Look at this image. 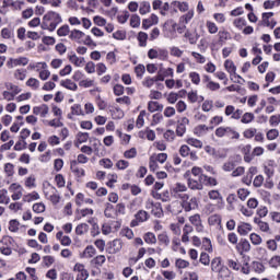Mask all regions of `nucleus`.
Here are the masks:
<instances>
[{"mask_svg": "<svg viewBox=\"0 0 280 280\" xmlns=\"http://www.w3.org/2000/svg\"><path fill=\"white\" fill-rule=\"evenodd\" d=\"M62 23V16L56 11H48L44 16L40 24L42 30L48 32H56V27Z\"/></svg>", "mask_w": 280, "mask_h": 280, "instance_id": "1", "label": "nucleus"}, {"mask_svg": "<svg viewBox=\"0 0 280 280\" xmlns=\"http://www.w3.org/2000/svg\"><path fill=\"white\" fill-rule=\"evenodd\" d=\"M180 207L188 213L189 211H194V209H198V199L196 197H190L189 195H180Z\"/></svg>", "mask_w": 280, "mask_h": 280, "instance_id": "2", "label": "nucleus"}, {"mask_svg": "<svg viewBox=\"0 0 280 280\" xmlns=\"http://www.w3.org/2000/svg\"><path fill=\"white\" fill-rule=\"evenodd\" d=\"M148 58L150 60L165 61L170 58V51H167L165 48H151L148 51Z\"/></svg>", "mask_w": 280, "mask_h": 280, "instance_id": "3", "label": "nucleus"}, {"mask_svg": "<svg viewBox=\"0 0 280 280\" xmlns=\"http://www.w3.org/2000/svg\"><path fill=\"white\" fill-rule=\"evenodd\" d=\"M145 209L151 211V213L154 215V218H163V206L161 202H154L152 199H148L145 201Z\"/></svg>", "mask_w": 280, "mask_h": 280, "instance_id": "4", "label": "nucleus"}, {"mask_svg": "<svg viewBox=\"0 0 280 280\" xmlns=\"http://www.w3.org/2000/svg\"><path fill=\"white\" fill-rule=\"evenodd\" d=\"M44 194L52 205H58V202H60V194L56 187L48 185V187L45 188Z\"/></svg>", "mask_w": 280, "mask_h": 280, "instance_id": "5", "label": "nucleus"}, {"mask_svg": "<svg viewBox=\"0 0 280 280\" xmlns=\"http://www.w3.org/2000/svg\"><path fill=\"white\" fill-rule=\"evenodd\" d=\"M27 65H30V58L27 57L10 58L7 61L9 69H14V67H27Z\"/></svg>", "mask_w": 280, "mask_h": 280, "instance_id": "6", "label": "nucleus"}, {"mask_svg": "<svg viewBox=\"0 0 280 280\" xmlns=\"http://www.w3.org/2000/svg\"><path fill=\"white\" fill-rule=\"evenodd\" d=\"M9 191L12 194V200H21L23 198V186L21 184L13 183L9 187Z\"/></svg>", "mask_w": 280, "mask_h": 280, "instance_id": "7", "label": "nucleus"}, {"mask_svg": "<svg viewBox=\"0 0 280 280\" xmlns=\"http://www.w3.org/2000/svg\"><path fill=\"white\" fill-rule=\"evenodd\" d=\"M136 220L131 221V226H139V224L143 222H148L150 220V213L145 210H139L135 214Z\"/></svg>", "mask_w": 280, "mask_h": 280, "instance_id": "8", "label": "nucleus"}, {"mask_svg": "<svg viewBox=\"0 0 280 280\" xmlns=\"http://www.w3.org/2000/svg\"><path fill=\"white\" fill-rule=\"evenodd\" d=\"M121 248H124V243L119 238H115L107 244V253H109V255H117Z\"/></svg>", "mask_w": 280, "mask_h": 280, "instance_id": "9", "label": "nucleus"}, {"mask_svg": "<svg viewBox=\"0 0 280 280\" xmlns=\"http://www.w3.org/2000/svg\"><path fill=\"white\" fill-rule=\"evenodd\" d=\"M243 113L242 109H235V106L233 105H228L225 107V115L226 117H231V119H242Z\"/></svg>", "mask_w": 280, "mask_h": 280, "instance_id": "10", "label": "nucleus"}, {"mask_svg": "<svg viewBox=\"0 0 280 280\" xmlns=\"http://www.w3.org/2000/svg\"><path fill=\"white\" fill-rule=\"evenodd\" d=\"M188 188L192 191H201L203 189V182L200 178L189 177L187 180Z\"/></svg>", "mask_w": 280, "mask_h": 280, "instance_id": "11", "label": "nucleus"}, {"mask_svg": "<svg viewBox=\"0 0 280 280\" xmlns=\"http://www.w3.org/2000/svg\"><path fill=\"white\" fill-rule=\"evenodd\" d=\"M275 167H277V163L275 160H267L264 163V172L268 178H272L275 176Z\"/></svg>", "mask_w": 280, "mask_h": 280, "instance_id": "12", "label": "nucleus"}, {"mask_svg": "<svg viewBox=\"0 0 280 280\" xmlns=\"http://www.w3.org/2000/svg\"><path fill=\"white\" fill-rule=\"evenodd\" d=\"M189 222L192 224V226H195L198 233H202V231H205V225H202V219L200 218V214L190 215Z\"/></svg>", "mask_w": 280, "mask_h": 280, "instance_id": "13", "label": "nucleus"}, {"mask_svg": "<svg viewBox=\"0 0 280 280\" xmlns=\"http://www.w3.org/2000/svg\"><path fill=\"white\" fill-rule=\"evenodd\" d=\"M236 250L240 255H244V253H250V242L246 238H241V241L236 245Z\"/></svg>", "mask_w": 280, "mask_h": 280, "instance_id": "14", "label": "nucleus"}, {"mask_svg": "<svg viewBox=\"0 0 280 280\" xmlns=\"http://www.w3.org/2000/svg\"><path fill=\"white\" fill-rule=\"evenodd\" d=\"M172 191L176 196V198L180 199V196H187V194H185V191H187V185L178 182L174 184Z\"/></svg>", "mask_w": 280, "mask_h": 280, "instance_id": "15", "label": "nucleus"}, {"mask_svg": "<svg viewBox=\"0 0 280 280\" xmlns=\"http://www.w3.org/2000/svg\"><path fill=\"white\" fill-rule=\"evenodd\" d=\"M171 9L173 10V12H178V10L179 12H189V3L185 1H173L171 2Z\"/></svg>", "mask_w": 280, "mask_h": 280, "instance_id": "16", "label": "nucleus"}, {"mask_svg": "<svg viewBox=\"0 0 280 280\" xmlns=\"http://www.w3.org/2000/svg\"><path fill=\"white\" fill-rule=\"evenodd\" d=\"M113 229H119V222L117 221H110L107 223H104L102 225V233L103 235H110V233H113Z\"/></svg>", "mask_w": 280, "mask_h": 280, "instance_id": "17", "label": "nucleus"}, {"mask_svg": "<svg viewBox=\"0 0 280 280\" xmlns=\"http://www.w3.org/2000/svg\"><path fill=\"white\" fill-rule=\"evenodd\" d=\"M187 126H189V119L187 117L182 118V120L177 124V137H183L185 132H187Z\"/></svg>", "mask_w": 280, "mask_h": 280, "instance_id": "18", "label": "nucleus"}, {"mask_svg": "<svg viewBox=\"0 0 280 280\" xmlns=\"http://www.w3.org/2000/svg\"><path fill=\"white\" fill-rule=\"evenodd\" d=\"M68 60L71 65H74V67H84V57H78L74 52L68 55Z\"/></svg>", "mask_w": 280, "mask_h": 280, "instance_id": "19", "label": "nucleus"}, {"mask_svg": "<svg viewBox=\"0 0 280 280\" xmlns=\"http://www.w3.org/2000/svg\"><path fill=\"white\" fill-rule=\"evenodd\" d=\"M224 69L230 73V78L237 74V66H235V62L231 59L224 61Z\"/></svg>", "mask_w": 280, "mask_h": 280, "instance_id": "20", "label": "nucleus"}, {"mask_svg": "<svg viewBox=\"0 0 280 280\" xmlns=\"http://www.w3.org/2000/svg\"><path fill=\"white\" fill-rule=\"evenodd\" d=\"M27 69L31 71H36L37 73H40L44 69H49L47 66V62L45 61H39V62H32L28 65Z\"/></svg>", "mask_w": 280, "mask_h": 280, "instance_id": "21", "label": "nucleus"}, {"mask_svg": "<svg viewBox=\"0 0 280 280\" xmlns=\"http://www.w3.org/2000/svg\"><path fill=\"white\" fill-rule=\"evenodd\" d=\"M33 113L35 115H39L40 117H47V115H49V106H47V104L35 106L33 107Z\"/></svg>", "mask_w": 280, "mask_h": 280, "instance_id": "22", "label": "nucleus"}, {"mask_svg": "<svg viewBox=\"0 0 280 280\" xmlns=\"http://www.w3.org/2000/svg\"><path fill=\"white\" fill-rule=\"evenodd\" d=\"M70 40H74V43H82L84 38V32L79 30H73L69 35Z\"/></svg>", "mask_w": 280, "mask_h": 280, "instance_id": "23", "label": "nucleus"}, {"mask_svg": "<svg viewBox=\"0 0 280 280\" xmlns=\"http://www.w3.org/2000/svg\"><path fill=\"white\" fill-rule=\"evenodd\" d=\"M14 80H19L20 82H24V80L27 78V70L24 68L15 69L13 72Z\"/></svg>", "mask_w": 280, "mask_h": 280, "instance_id": "24", "label": "nucleus"}, {"mask_svg": "<svg viewBox=\"0 0 280 280\" xmlns=\"http://www.w3.org/2000/svg\"><path fill=\"white\" fill-rule=\"evenodd\" d=\"M148 110L150 113H156V112L161 113V112H163V104H161V103H159L156 101H150L148 103Z\"/></svg>", "mask_w": 280, "mask_h": 280, "instance_id": "25", "label": "nucleus"}, {"mask_svg": "<svg viewBox=\"0 0 280 280\" xmlns=\"http://www.w3.org/2000/svg\"><path fill=\"white\" fill-rule=\"evenodd\" d=\"M97 253V250H95V247L93 245H89L85 247V249L83 250L81 257L83 259H91L92 257H95V254Z\"/></svg>", "mask_w": 280, "mask_h": 280, "instance_id": "26", "label": "nucleus"}, {"mask_svg": "<svg viewBox=\"0 0 280 280\" xmlns=\"http://www.w3.org/2000/svg\"><path fill=\"white\" fill-rule=\"evenodd\" d=\"M185 38H187L189 45H196L198 43V38H200V35L197 32H189L187 31L184 34Z\"/></svg>", "mask_w": 280, "mask_h": 280, "instance_id": "27", "label": "nucleus"}, {"mask_svg": "<svg viewBox=\"0 0 280 280\" xmlns=\"http://www.w3.org/2000/svg\"><path fill=\"white\" fill-rule=\"evenodd\" d=\"M60 86H63V89H67L68 91H78V84L72 82L71 79L61 80Z\"/></svg>", "mask_w": 280, "mask_h": 280, "instance_id": "28", "label": "nucleus"}, {"mask_svg": "<svg viewBox=\"0 0 280 280\" xmlns=\"http://www.w3.org/2000/svg\"><path fill=\"white\" fill-rule=\"evenodd\" d=\"M253 231V225L250 223H241L237 226V233L241 235H247Z\"/></svg>", "mask_w": 280, "mask_h": 280, "instance_id": "29", "label": "nucleus"}, {"mask_svg": "<svg viewBox=\"0 0 280 280\" xmlns=\"http://www.w3.org/2000/svg\"><path fill=\"white\" fill-rule=\"evenodd\" d=\"M70 170L72 174H75L78 178H82L85 175L84 168L78 166V162H71Z\"/></svg>", "mask_w": 280, "mask_h": 280, "instance_id": "30", "label": "nucleus"}, {"mask_svg": "<svg viewBox=\"0 0 280 280\" xmlns=\"http://www.w3.org/2000/svg\"><path fill=\"white\" fill-rule=\"evenodd\" d=\"M210 226H222V217L220 214H212L208 219Z\"/></svg>", "mask_w": 280, "mask_h": 280, "instance_id": "31", "label": "nucleus"}, {"mask_svg": "<svg viewBox=\"0 0 280 280\" xmlns=\"http://www.w3.org/2000/svg\"><path fill=\"white\" fill-rule=\"evenodd\" d=\"M218 38L219 43H221V45H224L226 40H231V33H229V31L226 30H221L218 32Z\"/></svg>", "mask_w": 280, "mask_h": 280, "instance_id": "32", "label": "nucleus"}, {"mask_svg": "<svg viewBox=\"0 0 280 280\" xmlns=\"http://www.w3.org/2000/svg\"><path fill=\"white\" fill-rule=\"evenodd\" d=\"M152 7L149 1H142L139 5V13L143 16L145 14H150Z\"/></svg>", "mask_w": 280, "mask_h": 280, "instance_id": "33", "label": "nucleus"}, {"mask_svg": "<svg viewBox=\"0 0 280 280\" xmlns=\"http://www.w3.org/2000/svg\"><path fill=\"white\" fill-rule=\"evenodd\" d=\"M223 268H224V266L222 265V258L217 257V258L212 259V261H211V270H212V272H218V271H220Z\"/></svg>", "mask_w": 280, "mask_h": 280, "instance_id": "34", "label": "nucleus"}, {"mask_svg": "<svg viewBox=\"0 0 280 280\" xmlns=\"http://www.w3.org/2000/svg\"><path fill=\"white\" fill-rule=\"evenodd\" d=\"M207 132H209V127L207 125H198L195 129H194V133L197 137H205V135H207Z\"/></svg>", "mask_w": 280, "mask_h": 280, "instance_id": "35", "label": "nucleus"}, {"mask_svg": "<svg viewBox=\"0 0 280 280\" xmlns=\"http://www.w3.org/2000/svg\"><path fill=\"white\" fill-rule=\"evenodd\" d=\"M139 47H148V33L139 32L137 36Z\"/></svg>", "mask_w": 280, "mask_h": 280, "instance_id": "36", "label": "nucleus"}, {"mask_svg": "<svg viewBox=\"0 0 280 280\" xmlns=\"http://www.w3.org/2000/svg\"><path fill=\"white\" fill-rule=\"evenodd\" d=\"M26 86H28L33 91H38V89H40V81H38V79L36 78H30L26 81Z\"/></svg>", "mask_w": 280, "mask_h": 280, "instance_id": "37", "label": "nucleus"}, {"mask_svg": "<svg viewBox=\"0 0 280 280\" xmlns=\"http://www.w3.org/2000/svg\"><path fill=\"white\" fill-rule=\"evenodd\" d=\"M191 19H194V10H190L186 14L182 15L179 18V23L186 26L189 23V21H191Z\"/></svg>", "mask_w": 280, "mask_h": 280, "instance_id": "38", "label": "nucleus"}, {"mask_svg": "<svg viewBox=\"0 0 280 280\" xmlns=\"http://www.w3.org/2000/svg\"><path fill=\"white\" fill-rule=\"evenodd\" d=\"M186 143L192 148H197V150H202V141L198 140L197 138H188L186 139Z\"/></svg>", "mask_w": 280, "mask_h": 280, "instance_id": "39", "label": "nucleus"}, {"mask_svg": "<svg viewBox=\"0 0 280 280\" xmlns=\"http://www.w3.org/2000/svg\"><path fill=\"white\" fill-rule=\"evenodd\" d=\"M0 244H2V247L12 248V245L14 244V238L11 236H2L0 240Z\"/></svg>", "mask_w": 280, "mask_h": 280, "instance_id": "40", "label": "nucleus"}, {"mask_svg": "<svg viewBox=\"0 0 280 280\" xmlns=\"http://www.w3.org/2000/svg\"><path fill=\"white\" fill-rule=\"evenodd\" d=\"M77 235H86L89 233V224L86 223H80L75 228Z\"/></svg>", "mask_w": 280, "mask_h": 280, "instance_id": "41", "label": "nucleus"}, {"mask_svg": "<svg viewBox=\"0 0 280 280\" xmlns=\"http://www.w3.org/2000/svg\"><path fill=\"white\" fill-rule=\"evenodd\" d=\"M200 180H202L205 185H210L211 187H215V185H218V180L215 178L207 175H201Z\"/></svg>", "mask_w": 280, "mask_h": 280, "instance_id": "42", "label": "nucleus"}, {"mask_svg": "<svg viewBox=\"0 0 280 280\" xmlns=\"http://www.w3.org/2000/svg\"><path fill=\"white\" fill-rule=\"evenodd\" d=\"M143 240H144L145 244H156V235H154V233H152V232H147L143 235Z\"/></svg>", "mask_w": 280, "mask_h": 280, "instance_id": "43", "label": "nucleus"}, {"mask_svg": "<svg viewBox=\"0 0 280 280\" xmlns=\"http://www.w3.org/2000/svg\"><path fill=\"white\" fill-rule=\"evenodd\" d=\"M145 115H148V113L145 110H141L138 118H137V121H136V126L137 128H143V124H145Z\"/></svg>", "mask_w": 280, "mask_h": 280, "instance_id": "44", "label": "nucleus"}, {"mask_svg": "<svg viewBox=\"0 0 280 280\" xmlns=\"http://www.w3.org/2000/svg\"><path fill=\"white\" fill-rule=\"evenodd\" d=\"M233 25L236 30H244V27H246V19L237 18L233 21Z\"/></svg>", "mask_w": 280, "mask_h": 280, "instance_id": "45", "label": "nucleus"}, {"mask_svg": "<svg viewBox=\"0 0 280 280\" xmlns=\"http://www.w3.org/2000/svg\"><path fill=\"white\" fill-rule=\"evenodd\" d=\"M192 58L198 62V65H205L207 62V57L201 55L200 52L191 51Z\"/></svg>", "mask_w": 280, "mask_h": 280, "instance_id": "46", "label": "nucleus"}, {"mask_svg": "<svg viewBox=\"0 0 280 280\" xmlns=\"http://www.w3.org/2000/svg\"><path fill=\"white\" fill-rule=\"evenodd\" d=\"M10 203V197L8 196L7 189L0 190V205H9Z\"/></svg>", "mask_w": 280, "mask_h": 280, "instance_id": "47", "label": "nucleus"}, {"mask_svg": "<svg viewBox=\"0 0 280 280\" xmlns=\"http://www.w3.org/2000/svg\"><path fill=\"white\" fill-rule=\"evenodd\" d=\"M206 27L210 34H218V24L215 22L207 21Z\"/></svg>", "mask_w": 280, "mask_h": 280, "instance_id": "48", "label": "nucleus"}, {"mask_svg": "<svg viewBox=\"0 0 280 280\" xmlns=\"http://www.w3.org/2000/svg\"><path fill=\"white\" fill-rule=\"evenodd\" d=\"M170 54L171 56H173L174 58H183V54L184 51L180 50V48L176 47V46H172L170 48Z\"/></svg>", "mask_w": 280, "mask_h": 280, "instance_id": "49", "label": "nucleus"}, {"mask_svg": "<svg viewBox=\"0 0 280 280\" xmlns=\"http://www.w3.org/2000/svg\"><path fill=\"white\" fill-rule=\"evenodd\" d=\"M235 161L229 160L223 164L222 170L223 172H233V170H235Z\"/></svg>", "mask_w": 280, "mask_h": 280, "instance_id": "50", "label": "nucleus"}, {"mask_svg": "<svg viewBox=\"0 0 280 280\" xmlns=\"http://www.w3.org/2000/svg\"><path fill=\"white\" fill-rule=\"evenodd\" d=\"M135 73H136L137 78H139V80H141L143 78V75L145 74V66H143V65L136 66Z\"/></svg>", "mask_w": 280, "mask_h": 280, "instance_id": "51", "label": "nucleus"}, {"mask_svg": "<svg viewBox=\"0 0 280 280\" xmlns=\"http://www.w3.org/2000/svg\"><path fill=\"white\" fill-rule=\"evenodd\" d=\"M228 139H240V132H237L234 128L228 127L226 136Z\"/></svg>", "mask_w": 280, "mask_h": 280, "instance_id": "52", "label": "nucleus"}, {"mask_svg": "<svg viewBox=\"0 0 280 280\" xmlns=\"http://www.w3.org/2000/svg\"><path fill=\"white\" fill-rule=\"evenodd\" d=\"M213 159H226V149H214Z\"/></svg>", "mask_w": 280, "mask_h": 280, "instance_id": "53", "label": "nucleus"}, {"mask_svg": "<svg viewBox=\"0 0 280 280\" xmlns=\"http://www.w3.org/2000/svg\"><path fill=\"white\" fill-rule=\"evenodd\" d=\"M4 173L7 174L8 178L14 176V164L12 163L4 164Z\"/></svg>", "mask_w": 280, "mask_h": 280, "instance_id": "54", "label": "nucleus"}, {"mask_svg": "<svg viewBox=\"0 0 280 280\" xmlns=\"http://www.w3.org/2000/svg\"><path fill=\"white\" fill-rule=\"evenodd\" d=\"M255 119V114L253 113H245L242 116L241 122L242 124H250Z\"/></svg>", "mask_w": 280, "mask_h": 280, "instance_id": "55", "label": "nucleus"}, {"mask_svg": "<svg viewBox=\"0 0 280 280\" xmlns=\"http://www.w3.org/2000/svg\"><path fill=\"white\" fill-rule=\"evenodd\" d=\"M1 36L2 38L10 40V38H14V32H12L10 28L4 27L1 30Z\"/></svg>", "mask_w": 280, "mask_h": 280, "instance_id": "56", "label": "nucleus"}, {"mask_svg": "<svg viewBox=\"0 0 280 280\" xmlns=\"http://www.w3.org/2000/svg\"><path fill=\"white\" fill-rule=\"evenodd\" d=\"M255 135H257L256 128H248V129H245L243 132V137L245 139H253V137H255Z\"/></svg>", "mask_w": 280, "mask_h": 280, "instance_id": "57", "label": "nucleus"}, {"mask_svg": "<svg viewBox=\"0 0 280 280\" xmlns=\"http://www.w3.org/2000/svg\"><path fill=\"white\" fill-rule=\"evenodd\" d=\"M71 115H84V112L82 110V105L80 104H74L71 106Z\"/></svg>", "mask_w": 280, "mask_h": 280, "instance_id": "58", "label": "nucleus"}, {"mask_svg": "<svg viewBox=\"0 0 280 280\" xmlns=\"http://www.w3.org/2000/svg\"><path fill=\"white\" fill-rule=\"evenodd\" d=\"M130 25L131 27H139L141 25V18L137 14L131 15Z\"/></svg>", "mask_w": 280, "mask_h": 280, "instance_id": "59", "label": "nucleus"}, {"mask_svg": "<svg viewBox=\"0 0 280 280\" xmlns=\"http://www.w3.org/2000/svg\"><path fill=\"white\" fill-rule=\"evenodd\" d=\"M78 143H86L89 141V132H79L77 135Z\"/></svg>", "mask_w": 280, "mask_h": 280, "instance_id": "60", "label": "nucleus"}, {"mask_svg": "<svg viewBox=\"0 0 280 280\" xmlns=\"http://www.w3.org/2000/svg\"><path fill=\"white\" fill-rule=\"evenodd\" d=\"M69 32H70L69 25L66 24L57 30V35L58 36H69Z\"/></svg>", "mask_w": 280, "mask_h": 280, "instance_id": "61", "label": "nucleus"}, {"mask_svg": "<svg viewBox=\"0 0 280 280\" xmlns=\"http://www.w3.org/2000/svg\"><path fill=\"white\" fill-rule=\"evenodd\" d=\"M189 79L192 82V84H196V86L200 84V74L198 72H190Z\"/></svg>", "mask_w": 280, "mask_h": 280, "instance_id": "62", "label": "nucleus"}, {"mask_svg": "<svg viewBox=\"0 0 280 280\" xmlns=\"http://www.w3.org/2000/svg\"><path fill=\"white\" fill-rule=\"evenodd\" d=\"M33 211L34 213H45V203H34L33 205Z\"/></svg>", "mask_w": 280, "mask_h": 280, "instance_id": "63", "label": "nucleus"}, {"mask_svg": "<svg viewBox=\"0 0 280 280\" xmlns=\"http://www.w3.org/2000/svg\"><path fill=\"white\" fill-rule=\"evenodd\" d=\"M269 266H271V268H279V266H280V256H273L269 261Z\"/></svg>", "mask_w": 280, "mask_h": 280, "instance_id": "64", "label": "nucleus"}]
</instances>
